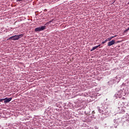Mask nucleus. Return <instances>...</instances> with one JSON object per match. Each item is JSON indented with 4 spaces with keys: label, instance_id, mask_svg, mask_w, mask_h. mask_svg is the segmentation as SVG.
Listing matches in <instances>:
<instances>
[{
    "label": "nucleus",
    "instance_id": "9b49d317",
    "mask_svg": "<svg viewBox=\"0 0 129 129\" xmlns=\"http://www.w3.org/2000/svg\"><path fill=\"white\" fill-rule=\"evenodd\" d=\"M22 1H24V0H17V2H22Z\"/></svg>",
    "mask_w": 129,
    "mask_h": 129
},
{
    "label": "nucleus",
    "instance_id": "6e6552de",
    "mask_svg": "<svg viewBox=\"0 0 129 129\" xmlns=\"http://www.w3.org/2000/svg\"><path fill=\"white\" fill-rule=\"evenodd\" d=\"M53 21H54V19H52V20L49 21L48 23H52V22H53Z\"/></svg>",
    "mask_w": 129,
    "mask_h": 129
},
{
    "label": "nucleus",
    "instance_id": "39448f33",
    "mask_svg": "<svg viewBox=\"0 0 129 129\" xmlns=\"http://www.w3.org/2000/svg\"><path fill=\"white\" fill-rule=\"evenodd\" d=\"M113 38H114V36H112L110 38H108L107 39H106V41H111V39H113Z\"/></svg>",
    "mask_w": 129,
    "mask_h": 129
},
{
    "label": "nucleus",
    "instance_id": "0eeeda50",
    "mask_svg": "<svg viewBox=\"0 0 129 129\" xmlns=\"http://www.w3.org/2000/svg\"><path fill=\"white\" fill-rule=\"evenodd\" d=\"M106 42H107V40H105V41L102 42V44H105Z\"/></svg>",
    "mask_w": 129,
    "mask_h": 129
},
{
    "label": "nucleus",
    "instance_id": "f03ea898",
    "mask_svg": "<svg viewBox=\"0 0 129 129\" xmlns=\"http://www.w3.org/2000/svg\"><path fill=\"white\" fill-rule=\"evenodd\" d=\"M44 30H46L45 26H42L35 29V32H41V31H44Z\"/></svg>",
    "mask_w": 129,
    "mask_h": 129
},
{
    "label": "nucleus",
    "instance_id": "9d476101",
    "mask_svg": "<svg viewBox=\"0 0 129 129\" xmlns=\"http://www.w3.org/2000/svg\"><path fill=\"white\" fill-rule=\"evenodd\" d=\"M126 32H128V29H127L126 30H124V33H126Z\"/></svg>",
    "mask_w": 129,
    "mask_h": 129
},
{
    "label": "nucleus",
    "instance_id": "7ed1b4c3",
    "mask_svg": "<svg viewBox=\"0 0 129 129\" xmlns=\"http://www.w3.org/2000/svg\"><path fill=\"white\" fill-rule=\"evenodd\" d=\"M114 44H115V40H112L111 41L108 42L107 46L110 47V46H112V45H114Z\"/></svg>",
    "mask_w": 129,
    "mask_h": 129
},
{
    "label": "nucleus",
    "instance_id": "f8f14e48",
    "mask_svg": "<svg viewBox=\"0 0 129 129\" xmlns=\"http://www.w3.org/2000/svg\"><path fill=\"white\" fill-rule=\"evenodd\" d=\"M97 47H98H98H100V44H99L98 46H96Z\"/></svg>",
    "mask_w": 129,
    "mask_h": 129
},
{
    "label": "nucleus",
    "instance_id": "1a4fd4ad",
    "mask_svg": "<svg viewBox=\"0 0 129 129\" xmlns=\"http://www.w3.org/2000/svg\"><path fill=\"white\" fill-rule=\"evenodd\" d=\"M5 100L4 99H0V102H2V101H4Z\"/></svg>",
    "mask_w": 129,
    "mask_h": 129
},
{
    "label": "nucleus",
    "instance_id": "f257e3e1",
    "mask_svg": "<svg viewBox=\"0 0 129 129\" xmlns=\"http://www.w3.org/2000/svg\"><path fill=\"white\" fill-rule=\"evenodd\" d=\"M23 37L22 34L20 35H16L10 37L8 40H12L13 41H17V40H19V39H21Z\"/></svg>",
    "mask_w": 129,
    "mask_h": 129
},
{
    "label": "nucleus",
    "instance_id": "20e7f679",
    "mask_svg": "<svg viewBox=\"0 0 129 129\" xmlns=\"http://www.w3.org/2000/svg\"><path fill=\"white\" fill-rule=\"evenodd\" d=\"M13 99L12 98H4V103H8V102H10Z\"/></svg>",
    "mask_w": 129,
    "mask_h": 129
},
{
    "label": "nucleus",
    "instance_id": "423d86ee",
    "mask_svg": "<svg viewBox=\"0 0 129 129\" xmlns=\"http://www.w3.org/2000/svg\"><path fill=\"white\" fill-rule=\"evenodd\" d=\"M98 46H96L92 48V49L91 50V51H94V50H96V49H97Z\"/></svg>",
    "mask_w": 129,
    "mask_h": 129
},
{
    "label": "nucleus",
    "instance_id": "ddd939ff",
    "mask_svg": "<svg viewBox=\"0 0 129 129\" xmlns=\"http://www.w3.org/2000/svg\"><path fill=\"white\" fill-rule=\"evenodd\" d=\"M92 113H93V114H94V113H95V112H94V111H92Z\"/></svg>",
    "mask_w": 129,
    "mask_h": 129
}]
</instances>
